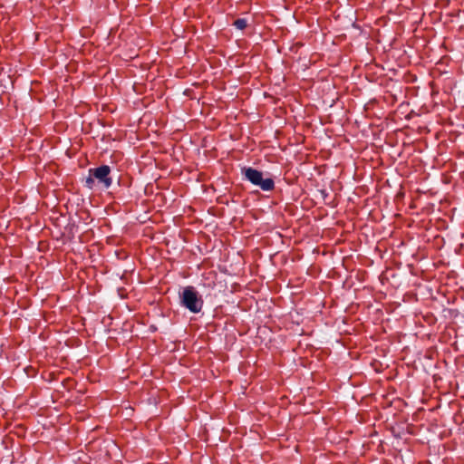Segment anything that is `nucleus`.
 <instances>
[{"instance_id": "f257e3e1", "label": "nucleus", "mask_w": 464, "mask_h": 464, "mask_svg": "<svg viewBox=\"0 0 464 464\" xmlns=\"http://www.w3.org/2000/svg\"><path fill=\"white\" fill-rule=\"evenodd\" d=\"M242 174L244 178L251 182L254 186L259 187L264 191H271L275 188V181L271 178L264 179L260 170L251 167L243 168Z\"/></svg>"}, {"instance_id": "f03ea898", "label": "nucleus", "mask_w": 464, "mask_h": 464, "mask_svg": "<svg viewBox=\"0 0 464 464\" xmlns=\"http://www.w3.org/2000/svg\"><path fill=\"white\" fill-rule=\"evenodd\" d=\"M181 304L191 313H198L203 306V301L198 296V293L193 286H186L180 294Z\"/></svg>"}, {"instance_id": "7ed1b4c3", "label": "nucleus", "mask_w": 464, "mask_h": 464, "mask_svg": "<svg viewBox=\"0 0 464 464\" xmlns=\"http://www.w3.org/2000/svg\"><path fill=\"white\" fill-rule=\"evenodd\" d=\"M111 169L107 165H102L95 169H91V173L105 188H108L111 185V179L110 178Z\"/></svg>"}, {"instance_id": "20e7f679", "label": "nucleus", "mask_w": 464, "mask_h": 464, "mask_svg": "<svg viewBox=\"0 0 464 464\" xmlns=\"http://www.w3.org/2000/svg\"><path fill=\"white\" fill-rule=\"evenodd\" d=\"M234 26L238 30H243L247 26V21L245 18H238L234 22Z\"/></svg>"}, {"instance_id": "39448f33", "label": "nucleus", "mask_w": 464, "mask_h": 464, "mask_svg": "<svg viewBox=\"0 0 464 464\" xmlns=\"http://www.w3.org/2000/svg\"><path fill=\"white\" fill-rule=\"evenodd\" d=\"M94 177L90 173L89 177L86 179L85 182H86V186L89 188H92L93 187V184H94Z\"/></svg>"}]
</instances>
